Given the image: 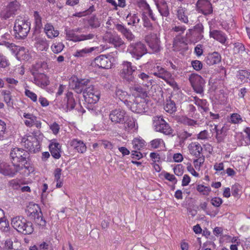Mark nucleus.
Wrapping results in <instances>:
<instances>
[{"label": "nucleus", "instance_id": "8", "mask_svg": "<svg viewBox=\"0 0 250 250\" xmlns=\"http://www.w3.org/2000/svg\"><path fill=\"white\" fill-rule=\"evenodd\" d=\"M154 130L165 135H170L173 130L166 121L161 117H155L153 120Z\"/></svg>", "mask_w": 250, "mask_h": 250}, {"label": "nucleus", "instance_id": "45", "mask_svg": "<svg viewBox=\"0 0 250 250\" xmlns=\"http://www.w3.org/2000/svg\"><path fill=\"white\" fill-rule=\"evenodd\" d=\"M192 133L188 132L185 130L180 131L178 134V136L180 140V143H184L185 141L191 136Z\"/></svg>", "mask_w": 250, "mask_h": 250}, {"label": "nucleus", "instance_id": "49", "mask_svg": "<svg viewBox=\"0 0 250 250\" xmlns=\"http://www.w3.org/2000/svg\"><path fill=\"white\" fill-rule=\"evenodd\" d=\"M197 190L204 195H208L211 191L209 187L204 186L202 185H198L196 188Z\"/></svg>", "mask_w": 250, "mask_h": 250}, {"label": "nucleus", "instance_id": "27", "mask_svg": "<svg viewBox=\"0 0 250 250\" xmlns=\"http://www.w3.org/2000/svg\"><path fill=\"white\" fill-rule=\"evenodd\" d=\"M209 36L211 38H213L222 44H224L227 39V37L226 34L220 30H210L209 32Z\"/></svg>", "mask_w": 250, "mask_h": 250}, {"label": "nucleus", "instance_id": "52", "mask_svg": "<svg viewBox=\"0 0 250 250\" xmlns=\"http://www.w3.org/2000/svg\"><path fill=\"white\" fill-rule=\"evenodd\" d=\"M1 94L3 96L4 102L8 106L11 105V95L10 91L3 90L1 92Z\"/></svg>", "mask_w": 250, "mask_h": 250}, {"label": "nucleus", "instance_id": "5", "mask_svg": "<svg viewBox=\"0 0 250 250\" xmlns=\"http://www.w3.org/2000/svg\"><path fill=\"white\" fill-rule=\"evenodd\" d=\"M26 213L31 219L35 220L36 223L40 226L45 225V221L41 216L40 208L38 205L30 203L26 208Z\"/></svg>", "mask_w": 250, "mask_h": 250}, {"label": "nucleus", "instance_id": "24", "mask_svg": "<svg viewBox=\"0 0 250 250\" xmlns=\"http://www.w3.org/2000/svg\"><path fill=\"white\" fill-rule=\"evenodd\" d=\"M69 144L79 153H83L86 151V146L85 144L81 140L74 139L70 141Z\"/></svg>", "mask_w": 250, "mask_h": 250}, {"label": "nucleus", "instance_id": "36", "mask_svg": "<svg viewBox=\"0 0 250 250\" xmlns=\"http://www.w3.org/2000/svg\"><path fill=\"white\" fill-rule=\"evenodd\" d=\"M132 144L134 150H140L146 146V142L140 137L135 138L132 140Z\"/></svg>", "mask_w": 250, "mask_h": 250}, {"label": "nucleus", "instance_id": "62", "mask_svg": "<svg viewBox=\"0 0 250 250\" xmlns=\"http://www.w3.org/2000/svg\"><path fill=\"white\" fill-rule=\"evenodd\" d=\"M50 128L52 130L53 133L56 135L59 133L60 130V126L57 123L54 122L50 125Z\"/></svg>", "mask_w": 250, "mask_h": 250}, {"label": "nucleus", "instance_id": "28", "mask_svg": "<svg viewBox=\"0 0 250 250\" xmlns=\"http://www.w3.org/2000/svg\"><path fill=\"white\" fill-rule=\"evenodd\" d=\"M176 16L177 19L182 22L186 24L188 23L187 9L186 8L182 6L179 7L176 11Z\"/></svg>", "mask_w": 250, "mask_h": 250}, {"label": "nucleus", "instance_id": "2", "mask_svg": "<svg viewBox=\"0 0 250 250\" xmlns=\"http://www.w3.org/2000/svg\"><path fill=\"white\" fill-rule=\"evenodd\" d=\"M12 227L23 234H30L33 231L32 224L22 216H16L11 220Z\"/></svg>", "mask_w": 250, "mask_h": 250}, {"label": "nucleus", "instance_id": "54", "mask_svg": "<svg viewBox=\"0 0 250 250\" xmlns=\"http://www.w3.org/2000/svg\"><path fill=\"white\" fill-rule=\"evenodd\" d=\"M89 23L92 28H97L100 26V22L96 17H92L89 21Z\"/></svg>", "mask_w": 250, "mask_h": 250}, {"label": "nucleus", "instance_id": "40", "mask_svg": "<svg viewBox=\"0 0 250 250\" xmlns=\"http://www.w3.org/2000/svg\"><path fill=\"white\" fill-rule=\"evenodd\" d=\"M233 51L235 54H240L241 56H245L247 54L245 51L244 45L240 42L235 43L233 48Z\"/></svg>", "mask_w": 250, "mask_h": 250}, {"label": "nucleus", "instance_id": "46", "mask_svg": "<svg viewBox=\"0 0 250 250\" xmlns=\"http://www.w3.org/2000/svg\"><path fill=\"white\" fill-rule=\"evenodd\" d=\"M193 100L194 104L200 107L201 109L203 110L204 111L206 112L208 110V108L205 106L206 104V101L205 100H201L199 99L197 97H193Z\"/></svg>", "mask_w": 250, "mask_h": 250}, {"label": "nucleus", "instance_id": "61", "mask_svg": "<svg viewBox=\"0 0 250 250\" xmlns=\"http://www.w3.org/2000/svg\"><path fill=\"white\" fill-rule=\"evenodd\" d=\"M208 133L206 130L201 131L197 135V139L201 140H206L208 138Z\"/></svg>", "mask_w": 250, "mask_h": 250}, {"label": "nucleus", "instance_id": "34", "mask_svg": "<svg viewBox=\"0 0 250 250\" xmlns=\"http://www.w3.org/2000/svg\"><path fill=\"white\" fill-rule=\"evenodd\" d=\"M126 20L128 25L133 26H136L140 21L138 15L135 13H129L126 17Z\"/></svg>", "mask_w": 250, "mask_h": 250}, {"label": "nucleus", "instance_id": "26", "mask_svg": "<svg viewBox=\"0 0 250 250\" xmlns=\"http://www.w3.org/2000/svg\"><path fill=\"white\" fill-rule=\"evenodd\" d=\"M130 106L131 109L133 112L142 113L146 111L147 104L144 100H142L140 102L134 103Z\"/></svg>", "mask_w": 250, "mask_h": 250}, {"label": "nucleus", "instance_id": "18", "mask_svg": "<svg viewBox=\"0 0 250 250\" xmlns=\"http://www.w3.org/2000/svg\"><path fill=\"white\" fill-rule=\"evenodd\" d=\"M110 56L106 55H100L94 59V63L98 67L104 69H109L111 68L112 62Z\"/></svg>", "mask_w": 250, "mask_h": 250}, {"label": "nucleus", "instance_id": "3", "mask_svg": "<svg viewBox=\"0 0 250 250\" xmlns=\"http://www.w3.org/2000/svg\"><path fill=\"white\" fill-rule=\"evenodd\" d=\"M120 76L122 79L127 83H134L135 77L134 73L137 70V67L132 65V63L128 61H124L121 64Z\"/></svg>", "mask_w": 250, "mask_h": 250}, {"label": "nucleus", "instance_id": "37", "mask_svg": "<svg viewBox=\"0 0 250 250\" xmlns=\"http://www.w3.org/2000/svg\"><path fill=\"white\" fill-rule=\"evenodd\" d=\"M193 30L196 35V41H198L203 39L204 36V26L201 23L196 24L193 27Z\"/></svg>", "mask_w": 250, "mask_h": 250}, {"label": "nucleus", "instance_id": "57", "mask_svg": "<svg viewBox=\"0 0 250 250\" xmlns=\"http://www.w3.org/2000/svg\"><path fill=\"white\" fill-rule=\"evenodd\" d=\"M174 173L177 176H181L184 172L183 166L181 164L177 165L174 168Z\"/></svg>", "mask_w": 250, "mask_h": 250}, {"label": "nucleus", "instance_id": "50", "mask_svg": "<svg viewBox=\"0 0 250 250\" xmlns=\"http://www.w3.org/2000/svg\"><path fill=\"white\" fill-rule=\"evenodd\" d=\"M197 159L194 160L193 164L196 169H200V167L202 166L205 162V157L203 155L199 156L196 157Z\"/></svg>", "mask_w": 250, "mask_h": 250}, {"label": "nucleus", "instance_id": "47", "mask_svg": "<svg viewBox=\"0 0 250 250\" xmlns=\"http://www.w3.org/2000/svg\"><path fill=\"white\" fill-rule=\"evenodd\" d=\"M164 145V141L162 139H155L150 142V145L152 148L157 149L161 148Z\"/></svg>", "mask_w": 250, "mask_h": 250}, {"label": "nucleus", "instance_id": "15", "mask_svg": "<svg viewBox=\"0 0 250 250\" xmlns=\"http://www.w3.org/2000/svg\"><path fill=\"white\" fill-rule=\"evenodd\" d=\"M23 145L31 152L34 153L38 151L40 148L37 139L32 136L24 137L22 140Z\"/></svg>", "mask_w": 250, "mask_h": 250}, {"label": "nucleus", "instance_id": "53", "mask_svg": "<svg viewBox=\"0 0 250 250\" xmlns=\"http://www.w3.org/2000/svg\"><path fill=\"white\" fill-rule=\"evenodd\" d=\"M230 122L232 124H238L242 121L241 116L237 113H233L230 117Z\"/></svg>", "mask_w": 250, "mask_h": 250}, {"label": "nucleus", "instance_id": "42", "mask_svg": "<svg viewBox=\"0 0 250 250\" xmlns=\"http://www.w3.org/2000/svg\"><path fill=\"white\" fill-rule=\"evenodd\" d=\"M179 122L185 125L188 126H195L198 125L196 121L188 118L186 116H183L180 118Z\"/></svg>", "mask_w": 250, "mask_h": 250}, {"label": "nucleus", "instance_id": "63", "mask_svg": "<svg viewBox=\"0 0 250 250\" xmlns=\"http://www.w3.org/2000/svg\"><path fill=\"white\" fill-rule=\"evenodd\" d=\"M211 203L214 207H218L222 204V200L219 197H215L211 199Z\"/></svg>", "mask_w": 250, "mask_h": 250}, {"label": "nucleus", "instance_id": "17", "mask_svg": "<svg viewBox=\"0 0 250 250\" xmlns=\"http://www.w3.org/2000/svg\"><path fill=\"white\" fill-rule=\"evenodd\" d=\"M71 85L76 92L81 93L82 92L83 93L87 87H89L91 84L88 79H77L76 81L72 82Z\"/></svg>", "mask_w": 250, "mask_h": 250}, {"label": "nucleus", "instance_id": "1", "mask_svg": "<svg viewBox=\"0 0 250 250\" xmlns=\"http://www.w3.org/2000/svg\"><path fill=\"white\" fill-rule=\"evenodd\" d=\"M30 30V23L28 20L19 17L15 21L14 31L15 38L18 39H25Z\"/></svg>", "mask_w": 250, "mask_h": 250}, {"label": "nucleus", "instance_id": "33", "mask_svg": "<svg viewBox=\"0 0 250 250\" xmlns=\"http://www.w3.org/2000/svg\"><path fill=\"white\" fill-rule=\"evenodd\" d=\"M44 32L48 38L52 39L57 37L59 32L57 30H55L52 25L50 23H47L44 26Z\"/></svg>", "mask_w": 250, "mask_h": 250}, {"label": "nucleus", "instance_id": "35", "mask_svg": "<svg viewBox=\"0 0 250 250\" xmlns=\"http://www.w3.org/2000/svg\"><path fill=\"white\" fill-rule=\"evenodd\" d=\"M65 99L67 100L66 108L67 110L73 109L75 106L76 103L73 97V94L71 92H67L66 94Z\"/></svg>", "mask_w": 250, "mask_h": 250}, {"label": "nucleus", "instance_id": "48", "mask_svg": "<svg viewBox=\"0 0 250 250\" xmlns=\"http://www.w3.org/2000/svg\"><path fill=\"white\" fill-rule=\"evenodd\" d=\"M116 98H118L121 101L125 100L126 98H129L130 95L126 91L122 89H117L115 92Z\"/></svg>", "mask_w": 250, "mask_h": 250}, {"label": "nucleus", "instance_id": "55", "mask_svg": "<svg viewBox=\"0 0 250 250\" xmlns=\"http://www.w3.org/2000/svg\"><path fill=\"white\" fill-rule=\"evenodd\" d=\"M241 187L238 184H235L231 187L232 194L235 197H238L241 190Z\"/></svg>", "mask_w": 250, "mask_h": 250}, {"label": "nucleus", "instance_id": "30", "mask_svg": "<svg viewBox=\"0 0 250 250\" xmlns=\"http://www.w3.org/2000/svg\"><path fill=\"white\" fill-rule=\"evenodd\" d=\"M49 150L52 156L55 159L61 157V146L57 142H52L49 145Z\"/></svg>", "mask_w": 250, "mask_h": 250}, {"label": "nucleus", "instance_id": "7", "mask_svg": "<svg viewBox=\"0 0 250 250\" xmlns=\"http://www.w3.org/2000/svg\"><path fill=\"white\" fill-rule=\"evenodd\" d=\"M127 52L133 58L139 60L147 53V49L145 44L140 41H138L131 43L128 46Z\"/></svg>", "mask_w": 250, "mask_h": 250}, {"label": "nucleus", "instance_id": "60", "mask_svg": "<svg viewBox=\"0 0 250 250\" xmlns=\"http://www.w3.org/2000/svg\"><path fill=\"white\" fill-rule=\"evenodd\" d=\"M34 16L36 27L40 28L42 26V19L38 12H34Z\"/></svg>", "mask_w": 250, "mask_h": 250}, {"label": "nucleus", "instance_id": "23", "mask_svg": "<svg viewBox=\"0 0 250 250\" xmlns=\"http://www.w3.org/2000/svg\"><path fill=\"white\" fill-rule=\"evenodd\" d=\"M116 29L121 32L124 36L129 42L133 41L135 40V37L131 32V31L121 24H117L116 25Z\"/></svg>", "mask_w": 250, "mask_h": 250}, {"label": "nucleus", "instance_id": "9", "mask_svg": "<svg viewBox=\"0 0 250 250\" xmlns=\"http://www.w3.org/2000/svg\"><path fill=\"white\" fill-rule=\"evenodd\" d=\"M20 6L19 2L17 0L10 2L1 10L0 13L1 18L6 20L13 17L16 15L17 11L19 9Z\"/></svg>", "mask_w": 250, "mask_h": 250}, {"label": "nucleus", "instance_id": "41", "mask_svg": "<svg viewBox=\"0 0 250 250\" xmlns=\"http://www.w3.org/2000/svg\"><path fill=\"white\" fill-rule=\"evenodd\" d=\"M94 50V47L85 48L79 50H77L75 52L74 56L77 57H84L86 56L88 54L91 53Z\"/></svg>", "mask_w": 250, "mask_h": 250}, {"label": "nucleus", "instance_id": "16", "mask_svg": "<svg viewBox=\"0 0 250 250\" xmlns=\"http://www.w3.org/2000/svg\"><path fill=\"white\" fill-rule=\"evenodd\" d=\"M126 118V112L120 108L113 110L109 114L110 120L115 124L123 123Z\"/></svg>", "mask_w": 250, "mask_h": 250}, {"label": "nucleus", "instance_id": "25", "mask_svg": "<svg viewBox=\"0 0 250 250\" xmlns=\"http://www.w3.org/2000/svg\"><path fill=\"white\" fill-rule=\"evenodd\" d=\"M221 61V56L217 52L209 53L205 59L206 63L209 65H212L219 63Z\"/></svg>", "mask_w": 250, "mask_h": 250}, {"label": "nucleus", "instance_id": "59", "mask_svg": "<svg viewBox=\"0 0 250 250\" xmlns=\"http://www.w3.org/2000/svg\"><path fill=\"white\" fill-rule=\"evenodd\" d=\"M25 94L26 96L29 98L33 102H37V96L35 93L29 90L26 89L25 91Z\"/></svg>", "mask_w": 250, "mask_h": 250}, {"label": "nucleus", "instance_id": "21", "mask_svg": "<svg viewBox=\"0 0 250 250\" xmlns=\"http://www.w3.org/2000/svg\"><path fill=\"white\" fill-rule=\"evenodd\" d=\"M186 30V27L185 25L180 24H174L172 25V28L170 29V32L176 37L174 39L173 43L175 45L178 41H180V37L185 32Z\"/></svg>", "mask_w": 250, "mask_h": 250}, {"label": "nucleus", "instance_id": "29", "mask_svg": "<svg viewBox=\"0 0 250 250\" xmlns=\"http://www.w3.org/2000/svg\"><path fill=\"white\" fill-rule=\"evenodd\" d=\"M34 83L40 86H45L49 84L47 77L44 74L41 73L34 77Z\"/></svg>", "mask_w": 250, "mask_h": 250}, {"label": "nucleus", "instance_id": "20", "mask_svg": "<svg viewBox=\"0 0 250 250\" xmlns=\"http://www.w3.org/2000/svg\"><path fill=\"white\" fill-rule=\"evenodd\" d=\"M146 40L153 52H156L160 50V40L156 34L152 33L148 35L146 37Z\"/></svg>", "mask_w": 250, "mask_h": 250}, {"label": "nucleus", "instance_id": "38", "mask_svg": "<svg viewBox=\"0 0 250 250\" xmlns=\"http://www.w3.org/2000/svg\"><path fill=\"white\" fill-rule=\"evenodd\" d=\"M156 6L161 16L167 17L169 15V9L166 1Z\"/></svg>", "mask_w": 250, "mask_h": 250}, {"label": "nucleus", "instance_id": "64", "mask_svg": "<svg viewBox=\"0 0 250 250\" xmlns=\"http://www.w3.org/2000/svg\"><path fill=\"white\" fill-rule=\"evenodd\" d=\"M164 176L165 178L168 181L174 182V183L177 182V180L173 174H171L168 172H165L164 174Z\"/></svg>", "mask_w": 250, "mask_h": 250}, {"label": "nucleus", "instance_id": "10", "mask_svg": "<svg viewBox=\"0 0 250 250\" xmlns=\"http://www.w3.org/2000/svg\"><path fill=\"white\" fill-rule=\"evenodd\" d=\"M23 167H27L20 166L19 164L9 165L6 163H1L0 164V173L4 175L13 176Z\"/></svg>", "mask_w": 250, "mask_h": 250}, {"label": "nucleus", "instance_id": "31", "mask_svg": "<svg viewBox=\"0 0 250 250\" xmlns=\"http://www.w3.org/2000/svg\"><path fill=\"white\" fill-rule=\"evenodd\" d=\"M35 40L36 47L39 50L46 51L47 50L48 48L49 44L45 38L42 37H36Z\"/></svg>", "mask_w": 250, "mask_h": 250}, {"label": "nucleus", "instance_id": "32", "mask_svg": "<svg viewBox=\"0 0 250 250\" xmlns=\"http://www.w3.org/2000/svg\"><path fill=\"white\" fill-rule=\"evenodd\" d=\"M189 149L191 154L195 156V157L201 156L202 152V147L198 143H192L189 146Z\"/></svg>", "mask_w": 250, "mask_h": 250}, {"label": "nucleus", "instance_id": "44", "mask_svg": "<svg viewBox=\"0 0 250 250\" xmlns=\"http://www.w3.org/2000/svg\"><path fill=\"white\" fill-rule=\"evenodd\" d=\"M213 130H215L216 132V138L217 142L219 143L222 142L225 136V133L223 132V128L220 129L218 128V126L215 125Z\"/></svg>", "mask_w": 250, "mask_h": 250}, {"label": "nucleus", "instance_id": "51", "mask_svg": "<svg viewBox=\"0 0 250 250\" xmlns=\"http://www.w3.org/2000/svg\"><path fill=\"white\" fill-rule=\"evenodd\" d=\"M94 10L95 9L94 6L92 5L90 6V7L87 10L83 12L76 13L73 15V16L78 17H82L91 14V13L93 12Z\"/></svg>", "mask_w": 250, "mask_h": 250}, {"label": "nucleus", "instance_id": "39", "mask_svg": "<svg viewBox=\"0 0 250 250\" xmlns=\"http://www.w3.org/2000/svg\"><path fill=\"white\" fill-rule=\"evenodd\" d=\"M164 109L167 113L172 114L176 111L175 103L171 99L167 100L164 106Z\"/></svg>", "mask_w": 250, "mask_h": 250}, {"label": "nucleus", "instance_id": "11", "mask_svg": "<svg viewBox=\"0 0 250 250\" xmlns=\"http://www.w3.org/2000/svg\"><path fill=\"white\" fill-rule=\"evenodd\" d=\"M189 81L196 93L201 94L203 92L205 82L202 77L198 74L193 73L189 76Z\"/></svg>", "mask_w": 250, "mask_h": 250}, {"label": "nucleus", "instance_id": "12", "mask_svg": "<svg viewBox=\"0 0 250 250\" xmlns=\"http://www.w3.org/2000/svg\"><path fill=\"white\" fill-rule=\"evenodd\" d=\"M83 96L86 102L90 104H93L99 101L100 93L98 90L91 85L85 90Z\"/></svg>", "mask_w": 250, "mask_h": 250}, {"label": "nucleus", "instance_id": "56", "mask_svg": "<svg viewBox=\"0 0 250 250\" xmlns=\"http://www.w3.org/2000/svg\"><path fill=\"white\" fill-rule=\"evenodd\" d=\"M139 77L143 80L146 81L147 83H145V85L148 87L151 85V80H149V76L145 74V73H142L139 75Z\"/></svg>", "mask_w": 250, "mask_h": 250}, {"label": "nucleus", "instance_id": "4", "mask_svg": "<svg viewBox=\"0 0 250 250\" xmlns=\"http://www.w3.org/2000/svg\"><path fill=\"white\" fill-rule=\"evenodd\" d=\"M79 31V28L71 29L70 28L66 27L64 30L66 39L74 42H78L92 40L95 37V35L93 33H89L86 35H76V32Z\"/></svg>", "mask_w": 250, "mask_h": 250}, {"label": "nucleus", "instance_id": "6", "mask_svg": "<svg viewBox=\"0 0 250 250\" xmlns=\"http://www.w3.org/2000/svg\"><path fill=\"white\" fill-rule=\"evenodd\" d=\"M12 164L17 163L26 164L29 158V153L22 148L15 147L11 149L10 153Z\"/></svg>", "mask_w": 250, "mask_h": 250}, {"label": "nucleus", "instance_id": "22", "mask_svg": "<svg viewBox=\"0 0 250 250\" xmlns=\"http://www.w3.org/2000/svg\"><path fill=\"white\" fill-rule=\"evenodd\" d=\"M124 123V128L125 131L129 132L130 131H134L138 129V125L136 120L132 117L127 116L123 122Z\"/></svg>", "mask_w": 250, "mask_h": 250}, {"label": "nucleus", "instance_id": "13", "mask_svg": "<svg viewBox=\"0 0 250 250\" xmlns=\"http://www.w3.org/2000/svg\"><path fill=\"white\" fill-rule=\"evenodd\" d=\"M103 40L112 44L115 48H118L125 44L124 41L117 33L106 32L103 36Z\"/></svg>", "mask_w": 250, "mask_h": 250}, {"label": "nucleus", "instance_id": "58", "mask_svg": "<svg viewBox=\"0 0 250 250\" xmlns=\"http://www.w3.org/2000/svg\"><path fill=\"white\" fill-rule=\"evenodd\" d=\"M191 65L194 69L196 71L200 70L203 67L202 63L198 60L192 61L191 62Z\"/></svg>", "mask_w": 250, "mask_h": 250}, {"label": "nucleus", "instance_id": "14", "mask_svg": "<svg viewBox=\"0 0 250 250\" xmlns=\"http://www.w3.org/2000/svg\"><path fill=\"white\" fill-rule=\"evenodd\" d=\"M196 11L204 15H208L213 12L212 4L208 0H198L196 4Z\"/></svg>", "mask_w": 250, "mask_h": 250}, {"label": "nucleus", "instance_id": "43", "mask_svg": "<svg viewBox=\"0 0 250 250\" xmlns=\"http://www.w3.org/2000/svg\"><path fill=\"white\" fill-rule=\"evenodd\" d=\"M64 47L62 42H56L53 43L51 46L52 51L55 54H58L62 51Z\"/></svg>", "mask_w": 250, "mask_h": 250}, {"label": "nucleus", "instance_id": "19", "mask_svg": "<svg viewBox=\"0 0 250 250\" xmlns=\"http://www.w3.org/2000/svg\"><path fill=\"white\" fill-rule=\"evenodd\" d=\"M153 74L165 81H167L171 78L172 75L170 72L166 70L164 67L155 64L152 68Z\"/></svg>", "mask_w": 250, "mask_h": 250}]
</instances>
